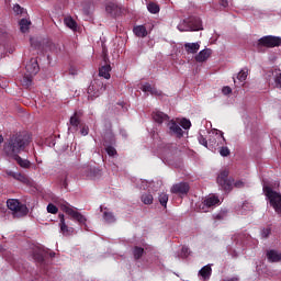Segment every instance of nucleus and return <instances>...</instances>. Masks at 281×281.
Segmentation results:
<instances>
[{
    "label": "nucleus",
    "mask_w": 281,
    "mask_h": 281,
    "mask_svg": "<svg viewBox=\"0 0 281 281\" xmlns=\"http://www.w3.org/2000/svg\"><path fill=\"white\" fill-rule=\"evenodd\" d=\"M153 120L156 121L157 124H164V122H168V116L161 111H155L153 113Z\"/></svg>",
    "instance_id": "6ab92c4d"
},
{
    "label": "nucleus",
    "mask_w": 281,
    "mask_h": 281,
    "mask_svg": "<svg viewBox=\"0 0 281 281\" xmlns=\"http://www.w3.org/2000/svg\"><path fill=\"white\" fill-rule=\"evenodd\" d=\"M177 27L179 32H199V30H203V22H201V18H189L180 21Z\"/></svg>",
    "instance_id": "7ed1b4c3"
},
{
    "label": "nucleus",
    "mask_w": 281,
    "mask_h": 281,
    "mask_svg": "<svg viewBox=\"0 0 281 281\" xmlns=\"http://www.w3.org/2000/svg\"><path fill=\"white\" fill-rule=\"evenodd\" d=\"M105 150L110 157H115L117 155V150H115V147L105 145Z\"/></svg>",
    "instance_id": "c9c22d12"
},
{
    "label": "nucleus",
    "mask_w": 281,
    "mask_h": 281,
    "mask_svg": "<svg viewBox=\"0 0 281 281\" xmlns=\"http://www.w3.org/2000/svg\"><path fill=\"white\" fill-rule=\"evenodd\" d=\"M220 5H222L223 8H227V5H229V2L227 0H220Z\"/></svg>",
    "instance_id": "de8ad7c7"
},
{
    "label": "nucleus",
    "mask_w": 281,
    "mask_h": 281,
    "mask_svg": "<svg viewBox=\"0 0 281 281\" xmlns=\"http://www.w3.org/2000/svg\"><path fill=\"white\" fill-rule=\"evenodd\" d=\"M32 142V137L25 133H18L11 135L9 138L5 139L3 144V154L9 159L21 155V153H25L27 146H30Z\"/></svg>",
    "instance_id": "f257e3e1"
},
{
    "label": "nucleus",
    "mask_w": 281,
    "mask_h": 281,
    "mask_svg": "<svg viewBox=\"0 0 281 281\" xmlns=\"http://www.w3.org/2000/svg\"><path fill=\"white\" fill-rule=\"evenodd\" d=\"M198 142H199V144H201L202 146H205V148H207V139L205 137H203L201 134L198 136Z\"/></svg>",
    "instance_id": "a19ab883"
},
{
    "label": "nucleus",
    "mask_w": 281,
    "mask_h": 281,
    "mask_svg": "<svg viewBox=\"0 0 281 281\" xmlns=\"http://www.w3.org/2000/svg\"><path fill=\"white\" fill-rule=\"evenodd\" d=\"M101 212L103 213V221L106 223H115V215L109 211V209L100 207Z\"/></svg>",
    "instance_id": "5701e85b"
},
{
    "label": "nucleus",
    "mask_w": 281,
    "mask_h": 281,
    "mask_svg": "<svg viewBox=\"0 0 281 281\" xmlns=\"http://www.w3.org/2000/svg\"><path fill=\"white\" fill-rule=\"evenodd\" d=\"M0 251H5V248L2 245H0Z\"/></svg>",
    "instance_id": "603ef678"
},
{
    "label": "nucleus",
    "mask_w": 281,
    "mask_h": 281,
    "mask_svg": "<svg viewBox=\"0 0 281 281\" xmlns=\"http://www.w3.org/2000/svg\"><path fill=\"white\" fill-rule=\"evenodd\" d=\"M11 159H14V161H18L19 166L21 168H30V160L21 158V156L13 157Z\"/></svg>",
    "instance_id": "c85d7f7f"
},
{
    "label": "nucleus",
    "mask_w": 281,
    "mask_h": 281,
    "mask_svg": "<svg viewBox=\"0 0 281 281\" xmlns=\"http://www.w3.org/2000/svg\"><path fill=\"white\" fill-rule=\"evenodd\" d=\"M214 218L216 221H223L225 218V212L224 213H218V214L214 215Z\"/></svg>",
    "instance_id": "49530a36"
},
{
    "label": "nucleus",
    "mask_w": 281,
    "mask_h": 281,
    "mask_svg": "<svg viewBox=\"0 0 281 281\" xmlns=\"http://www.w3.org/2000/svg\"><path fill=\"white\" fill-rule=\"evenodd\" d=\"M80 128V135L87 136L89 135V126L85 123H80V113L75 112L74 115L70 117V126L68 131L70 133H76Z\"/></svg>",
    "instance_id": "20e7f679"
},
{
    "label": "nucleus",
    "mask_w": 281,
    "mask_h": 281,
    "mask_svg": "<svg viewBox=\"0 0 281 281\" xmlns=\"http://www.w3.org/2000/svg\"><path fill=\"white\" fill-rule=\"evenodd\" d=\"M276 87L281 89V72H279L274 78Z\"/></svg>",
    "instance_id": "79ce46f5"
},
{
    "label": "nucleus",
    "mask_w": 281,
    "mask_h": 281,
    "mask_svg": "<svg viewBox=\"0 0 281 281\" xmlns=\"http://www.w3.org/2000/svg\"><path fill=\"white\" fill-rule=\"evenodd\" d=\"M210 56H212V48H204L195 55V63H206V60L210 59Z\"/></svg>",
    "instance_id": "4468645a"
},
{
    "label": "nucleus",
    "mask_w": 281,
    "mask_h": 281,
    "mask_svg": "<svg viewBox=\"0 0 281 281\" xmlns=\"http://www.w3.org/2000/svg\"><path fill=\"white\" fill-rule=\"evenodd\" d=\"M34 75L25 74L24 77L22 78L21 82L23 87H32V78Z\"/></svg>",
    "instance_id": "2f4dec72"
},
{
    "label": "nucleus",
    "mask_w": 281,
    "mask_h": 281,
    "mask_svg": "<svg viewBox=\"0 0 281 281\" xmlns=\"http://www.w3.org/2000/svg\"><path fill=\"white\" fill-rule=\"evenodd\" d=\"M169 130L173 135H177V137H183V130H181V126H179V123L175 120H171L168 123Z\"/></svg>",
    "instance_id": "dca6fc26"
},
{
    "label": "nucleus",
    "mask_w": 281,
    "mask_h": 281,
    "mask_svg": "<svg viewBox=\"0 0 281 281\" xmlns=\"http://www.w3.org/2000/svg\"><path fill=\"white\" fill-rule=\"evenodd\" d=\"M106 91V85H104L100 80H94L89 87H88V98L93 100V98H100L102 93Z\"/></svg>",
    "instance_id": "423d86ee"
},
{
    "label": "nucleus",
    "mask_w": 281,
    "mask_h": 281,
    "mask_svg": "<svg viewBox=\"0 0 281 281\" xmlns=\"http://www.w3.org/2000/svg\"><path fill=\"white\" fill-rule=\"evenodd\" d=\"M210 144L213 146V148L225 146L226 139L223 135V132L220 130H212L210 133Z\"/></svg>",
    "instance_id": "1a4fd4ad"
},
{
    "label": "nucleus",
    "mask_w": 281,
    "mask_h": 281,
    "mask_svg": "<svg viewBox=\"0 0 281 281\" xmlns=\"http://www.w3.org/2000/svg\"><path fill=\"white\" fill-rule=\"evenodd\" d=\"M216 205H221V200L218 196L214 194H210L204 199V201L199 205V212H210L213 207H216Z\"/></svg>",
    "instance_id": "6e6552de"
},
{
    "label": "nucleus",
    "mask_w": 281,
    "mask_h": 281,
    "mask_svg": "<svg viewBox=\"0 0 281 281\" xmlns=\"http://www.w3.org/2000/svg\"><path fill=\"white\" fill-rule=\"evenodd\" d=\"M139 89H142L144 93H150V95H159L157 88L153 87L150 83H143L140 85Z\"/></svg>",
    "instance_id": "aec40b11"
},
{
    "label": "nucleus",
    "mask_w": 281,
    "mask_h": 281,
    "mask_svg": "<svg viewBox=\"0 0 281 281\" xmlns=\"http://www.w3.org/2000/svg\"><path fill=\"white\" fill-rule=\"evenodd\" d=\"M199 276L203 278V280H210V277L212 276V266L206 265L204 266L200 271Z\"/></svg>",
    "instance_id": "393cba45"
},
{
    "label": "nucleus",
    "mask_w": 281,
    "mask_h": 281,
    "mask_svg": "<svg viewBox=\"0 0 281 281\" xmlns=\"http://www.w3.org/2000/svg\"><path fill=\"white\" fill-rule=\"evenodd\" d=\"M99 76L109 80L111 78V65L105 64L99 69Z\"/></svg>",
    "instance_id": "412c9836"
},
{
    "label": "nucleus",
    "mask_w": 281,
    "mask_h": 281,
    "mask_svg": "<svg viewBox=\"0 0 281 281\" xmlns=\"http://www.w3.org/2000/svg\"><path fill=\"white\" fill-rule=\"evenodd\" d=\"M184 49L188 54H196L199 49H201V43H186L184 44Z\"/></svg>",
    "instance_id": "a211bd4d"
},
{
    "label": "nucleus",
    "mask_w": 281,
    "mask_h": 281,
    "mask_svg": "<svg viewBox=\"0 0 281 281\" xmlns=\"http://www.w3.org/2000/svg\"><path fill=\"white\" fill-rule=\"evenodd\" d=\"M140 183H142L140 188H143V190H146V188H148V181L140 180Z\"/></svg>",
    "instance_id": "09e8293b"
},
{
    "label": "nucleus",
    "mask_w": 281,
    "mask_h": 281,
    "mask_svg": "<svg viewBox=\"0 0 281 281\" xmlns=\"http://www.w3.org/2000/svg\"><path fill=\"white\" fill-rule=\"evenodd\" d=\"M147 10L148 12H150V14H159V4L155 3V2H149L147 4Z\"/></svg>",
    "instance_id": "c756f323"
},
{
    "label": "nucleus",
    "mask_w": 281,
    "mask_h": 281,
    "mask_svg": "<svg viewBox=\"0 0 281 281\" xmlns=\"http://www.w3.org/2000/svg\"><path fill=\"white\" fill-rule=\"evenodd\" d=\"M222 93L224 95H229V93H232V88L229 86H225L222 88Z\"/></svg>",
    "instance_id": "c03bdc74"
},
{
    "label": "nucleus",
    "mask_w": 281,
    "mask_h": 281,
    "mask_svg": "<svg viewBox=\"0 0 281 281\" xmlns=\"http://www.w3.org/2000/svg\"><path fill=\"white\" fill-rule=\"evenodd\" d=\"M181 255L183 256V258H188V256H190V248L183 246L181 250Z\"/></svg>",
    "instance_id": "37998d69"
},
{
    "label": "nucleus",
    "mask_w": 281,
    "mask_h": 281,
    "mask_svg": "<svg viewBox=\"0 0 281 281\" xmlns=\"http://www.w3.org/2000/svg\"><path fill=\"white\" fill-rule=\"evenodd\" d=\"M60 207L63 212H66L68 216H71V218H74V221H78L80 225H85L87 223V217L80 214V212L76 211V209L71 207L69 203L63 202L60 204Z\"/></svg>",
    "instance_id": "0eeeda50"
},
{
    "label": "nucleus",
    "mask_w": 281,
    "mask_h": 281,
    "mask_svg": "<svg viewBox=\"0 0 281 281\" xmlns=\"http://www.w3.org/2000/svg\"><path fill=\"white\" fill-rule=\"evenodd\" d=\"M133 32L136 36H138V38H146V36H148V31L144 25L135 26Z\"/></svg>",
    "instance_id": "4be33fe9"
},
{
    "label": "nucleus",
    "mask_w": 281,
    "mask_h": 281,
    "mask_svg": "<svg viewBox=\"0 0 281 281\" xmlns=\"http://www.w3.org/2000/svg\"><path fill=\"white\" fill-rule=\"evenodd\" d=\"M47 212L49 214H57L58 213V207H56V205H54V204H48L47 205Z\"/></svg>",
    "instance_id": "58836bf2"
},
{
    "label": "nucleus",
    "mask_w": 281,
    "mask_h": 281,
    "mask_svg": "<svg viewBox=\"0 0 281 281\" xmlns=\"http://www.w3.org/2000/svg\"><path fill=\"white\" fill-rule=\"evenodd\" d=\"M229 148L228 147H225L224 145L221 146L220 148V155L222 157H229Z\"/></svg>",
    "instance_id": "e433bc0d"
},
{
    "label": "nucleus",
    "mask_w": 281,
    "mask_h": 281,
    "mask_svg": "<svg viewBox=\"0 0 281 281\" xmlns=\"http://www.w3.org/2000/svg\"><path fill=\"white\" fill-rule=\"evenodd\" d=\"M7 207L13 212V216L16 218H21V216H26L27 214V206L25 204H21L16 199L8 200Z\"/></svg>",
    "instance_id": "39448f33"
},
{
    "label": "nucleus",
    "mask_w": 281,
    "mask_h": 281,
    "mask_svg": "<svg viewBox=\"0 0 281 281\" xmlns=\"http://www.w3.org/2000/svg\"><path fill=\"white\" fill-rule=\"evenodd\" d=\"M267 259L269 262H280L281 261V252L276 249L268 250Z\"/></svg>",
    "instance_id": "f3484780"
},
{
    "label": "nucleus",
    "mask_w": 281,
    "mask_h": 281,
    "mask_svg": "<svg viewBox=\"0 0 281 281\" xmlns=\"http://www.w3.org/2000/svg\"><path fill=\"white\" fill-rule=\"evenodd\" d=\"M235 85L237 83L236 79H234Z\"/></svg>",
    "instance_id": "5fc2aeb1"
},
{
    "label": "nucleus",
    "mask_w": 281,
    "mask_h": 281,
    "mask_svg": "<svg viewBox=\"0 0 281 281\" xmlns=\"http://www.w3.org/2000/svg\"><path fill=\"white\" fill-rule=\"evenodd\" d=\"M59 227H60V234L64 236H71L74 234V227L67 226L65 223V215L59 214Z\"/></svg>",
    "instance_id": "ddd939ff"
},
{
    "label": "nucleus",
    "mask_w": 281,
    "mask_h": 281,
    "mask_svg": "<svg viewBox=\"0 0 281 281\" xmlns=\"http://www.w3.org/2000/svg\"><path fill=\"white\" fill-rule=\"evenodd\" d=\"M159 203L162 204L164 207H166V205H168V194L161 193L159 195Z\"/></svg>",
    "instance_id": "4c0bfd02"
},
{
    "label": "nucleus",
    "mask_w": 281,
    "mask_h": 281,
    "mask_svg": "<svg viewBox=\"0 0 281 281\" xmlns=\"http://www.w3.org/2000/svg\"><path fill=\"white\" fill-rule=\"evenodd\" d=\"M30 25H32V22L27 19H22L20 21V30L21 32H23V34H25V32H27V30H30Z\"/></svg>",
    "instance_id": "cd10ccee"
},
{
    "label": "nucleus",
    "mask_w": 281,
    "mask_h": 281,
    "mask_svg": "<svg viewBox=\"0 0 281 281\" xmlns=\"http://www.w3.org/2000/svg\"><path fill=\"white\" fill-rule=\"evenodd\" d=\"M227 177H229V170L227 169L222 170L217 177L218 186H221V188L226 192L232 190L234 186L235 188H243L245 186V182H243L241 180L234 182V180Z\"/></svg>",
    "instance_id": "f03ea898"
},
{
    "label": "nucleus",
    "mask_w": 281,
    "mask_h": 281,
    "mask_svg": "<svg viewBox=\"0 0 281 281\" xmlns=\"http://www.w3.org/2000/svg\"><path fill=\"white\" fill-rule=\"evenodd\" d=\"M262 236H263L265 238H267V236H269V229L263 231V232H262Z\"/></svg>",
    "instance_id": "8fccbe9b"
},
{
    "label": "nucleus",
    "mask_w": 281,
    "mask_h": 281,
    "mask_svg": "<svg viewBox=\"0 0 281 281\" xmlns=\"http://www.w3.org/2000/svg\"><path fill=\"white\" fill-rule=\"evenodd\" d=\"M143 255H144V248H139V247L134 248V258L136 260H139V258H142Z\"/></svg>",
    "instance_id": "f704fd0d"
},
{
    "label": "nucleus",
    "mask_w": 281,
    "mask_h": 281,
    "mask_svg": "<svg viewBox=\"0 0 281 281\" xmlns=\"http://www.w3.org/2000/svg\"><path fill=\"white\" fill-rule=\"evenodd\" d=\"M0 144H3V136L0 135Z\"/></svg>",
    "instance_id": "864d4df0"
},
{
    "label": "nucleus",
    "mask_w": 281,
    "mask_h": 281,
    "mask_svg": "<svg viewBox=\"0 0 281 281\" xmlns=\"http://www.w3.org/2000/svg\"><path fill=\"white\" fill-rule=\"evenodd\" d=\"M25 70L26 74H30V76H36L40 71L38 60L36 58H31L25 66Z\"/></svg>",
    "instance_id": "9b49d317"
},
{
    "label": "nucleus",
    "mask_w": 281,
    "mask_h": 281,
    "mask_svg": "<svg viewBox=\"0 0 281 281\" xmlns=\"http://www.w3.org/2000/svg\"><path fill=\"white\" fill-rule=\"evenodd\" d=\"M225 281H238V278L237 277H233V278L226 279Z\"/></svg>",
    "instance_id": "3c124183"
},
{
    "label": "nucleus",
    "mask_w": 281,
    "mask_h": 281,
    "mask_svg": "<svg viewBox=\"0 0 281 281\" xmlns=\"http://www.w3.org/2000/svg\"><path fill=\"white\" fill-rule=\"evenodd\" d=\"M259 45L261 47H280L281 38L271 36V35H267L259 40Z\"/></svg>",
    "instance_id": "9d476101"
},
{
    "label": "nucleus",
    "mask_w": 281,
    "mask_h": 281,
    "mask_svg": "<svg viewBox=\"0 0 281 281\" xmlns=\"http://www.w3.org/2000/svg\"><path fill=\"white\" fill-rule=\"evenodd\" d=\"M13 11L15 12V14H23V8H21V5L15 4L13 7Z\"/></svg>",
    "instance_id": "a18cd8bd"
},
{
    "label": "nucleus",
    "mask_w": 281,
    "mask_h": 281,
    "mask_svg": "<svg viewBox=\"0 0 281 281\" xmlns=\"http://www.w3.org/2000/svg\"><path fill=\"white\" fill-rule=\"evenodd\" d=\"M64 23L66 27H69V30H72V32H76L78 24L75 22L74 18L71 16L65 18Z\"/></svg>",
    "instance_id": "a878e982"
},
{
    "label": "nucleus",
    "mask_w": 281,
    "mask_h": 281,
    "mask_svg": "<svg viewBox=\"0 0 281 281\" xmlns=\"http://www.w3.org/2000/svg\"><path fill=\"white\" fill-rule=\"evenodd\" d=\"M171 192H172V194L183 195L187 192H190V186L186 182H180V183L173 184L171 187Z\"/></svg>",
    "instance_id": "f8f14e48"
},
{
    "label": "nucleus",
    "mask_w": 281,
    "mask_h": 281,
    "mask_svg": "<svg viewBox=\"0 0 281 281\" xmlns=\"http://www.w3.org/2000/svg\"><path fill=\"white\" fill-rule=\"evenodd\" d=\"M45 52H54L55 54H58V45L54 42H47L45 45Z\"/></svg>",
    "instance_id": "72a5a7b5"
},
{
    "label": "nucleus",
    "mask_w": 281,
    "mask_h": 281,
    "mask_svg": "<svg viewBox=\"0 0 281 281\" xmlns=\"http://www.w3.org/2000/svg\"><path fill=\"white\" fill-rule=\"evenodd\" d=\"M7 175H9V177H12L13 179H16L18 181H21L22 183L27 182V178L20 172L9 171L7 172Z\"/></svg>",
    "instance_id": "bb28decb"
},
{
    "label": "nucleus",
    "mask_w": 281,
    "mask_h": 281,
    "mask_svg": "<svg viewBox=\"0 0 281 281\" xmlns=\"http://www.w3.org/2000/svg\"><path fill=\"white\" fill-rule=\"evenodd\" d=\"M31 46L35 49H41L42 44L37 40L31 38Z\"/></svg>",
    "instance_id": "ea45409f"
},
{
    "label": "nucleus",
    "mask_w": 281,
    "mask_h": 281,
    "mask_svg": "<svg viewBox=\"0 0 281 281\" xmlns=\"http://www.w3.org/2000/svg\"><path fill=\"white\" fill-rule=\"evenodd\" d=\"M177 123L184 128V131L190 130L192 123L188 119H177Z\"/></svg>",
    "instance_id": "7c9ffc66"
},
{
    "label": "nucleus",
    "mask_w": 281,
    "mask_h": 281,
    "mask_svg": "<svg viewBox=\"0 0 281 281\" xmlns=\"http://www.w3.org/2000/svg\"><path fill=\"white\" fill-rule=\"evenodd\" d=\"M105 12L110 14V16H120L122 9L117 7V4H115L114 2H109L105 5Z\"/></svg>",
    "instance_id": "2eb2a0df"
},
{
    "label": "nucleus",
    "mask_w": 281,
    "mask_h": 281,
    "mask_svg": "<svg viewBox=\"0 0 281 281\" xmlns=\"http://www.w3.org/2000/svg\"><path fill=\"white\" fill-rule=\"evenodd\" d=\"M249 76V69L243 68L238 74H237V80L238 85L241 87L245 85V80H247V77Z\"/></svg>",
    "instance_id": "b1692460"
},
{
    "label": "nucleus",
    "mask_w": 281,
    "mask_h": 281,
    "mask_svg": "<svg viewBox=\"0 0 281 281\" xmlns=\"http://www.w3.org/2000/svg\"><path fill=\"white\" fill-rule=\"evenodd\" d=\"M140 199L145 205H153V201H154L153 194L144 193Z\"/></svg>",
    "instance_id": "473e14b6"
}]
</instances>
